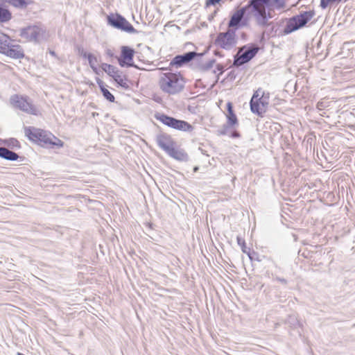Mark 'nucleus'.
Listing matches in <instances>:
<instances>
[{"instance_id":"nucleus-28","label":"nucleus","mask_w":355,"mask_h":355,"mask_svg":"<svg viewBox=\"0 0 355 355\" xmlns=\"http://www.w3.org/2000/svg\"><path fill=\"white\" fill-rule=\"evenodd\" d=\"M259 97L263 101V105L265 104L268 106L270 101V93L268 92L263 91L261 88V93H259Z\"/></svg>"},{"instance_id":"nucleus-39","label":"nucleus","mask_w":355,"mask_h":355,"mask_svg":"<svg viewBox=\"0 0 355 355\" xmlns=\"http://www.w3.org/2000/svg\"><path fill=\"white\" fill-rule=\"evenodd\" d=\"M316 155H317V157H318V160H321V158L320 157V156H321V154L318 153V148H317V154H316Z\"/></svg>"},{"instance_id":"nucleus-23","label":"nucleus","mask_w":355,"mask_h":355,"mask_svg":"<svg viewBox=\"0 0 355 355\" xmlns=\"http://www.w3.org/2000/svg\"><path fill=\"white\" fill-rule=\"evenodd\" d=\"M6 2L11 5L12 6L19 8L24 9L31 3V0H5Z\"/></svg>"},{"instance_id":"nucleus-5","label":"nucleus","mask_w":355,"mask_h":355,"mask_svg":"<svg viewBox=\"0 0 355 355\" xmlns=\"http://www.w3.org/2000/svg\"><path fill=\"white\" fill-rule=\"evenodd\" d=\"M311 12H304L288 19L283 30L284 35L290 34L303 27L309 21Z\"/></svg>"},{"instance_id":"nucleus-37","label":"nucleus","mask_w":355,"mask_h":355,"mask_svg":"<svg viewBox=\"0 0 355 355\" xmlns=\"http://www.w3.org/2000/svg\"><path fill=\"white\" fill-rule=\"evenodd\" d=\"M241 248H242V251H243L244 253H247L245 245L244 246H243V245H241Z\"/></svg>"},{"instance_id":"nucleus-9","label":"nucleus","mask_w":355,"mask_h":355,"mask_svg":"<svg viewBox=\"0 0 355 355\" xmlns=\"http://www.w3.org/2000/svg\"><path fill=\"white\" fill-rule=\"evenodd\" d=\"M331 195L330 192L327 191L325 186L320 180L314 179V182H312V203L318 200L321 203L328 205L325 197H329Z\"/></svg>"},{"instance_id":"nucleus-16","label":"nucleus","mask_w":355,"mask_h":355,"mask_svg":"<svg viewBox=\"0 0 355 355\" xmlns=\"http://www.w3.org/2000/svg\"><path fill=\"white\" fill-rule=\"evenodd\" d=\"M196 55L197 53L194 51H189L183 55H176L170 62V65L180 67L183 64L191 61Z\"/></svg>"},{"instance_id":"nucleus-44","label":"nucleus","mask_w":355,"mask_h":355,"mask_svg":"<svg viewBox=\"0 0 355 355\" xmlns=\"http://www.w3.org/2000/svg\"><path fill=\"white\" fill-rule=\"evenodd\" d=\"M314 14H315V13H314V11L312 10V12H311L312 17H313Z\"/></svg>"},{"instance_id":"nucleus-31","label":"nucleus","mask_w":355,"mask_h":355,"mask_svg":"<svg viewBox=\"0 0 355 355\" xmlns=\"http://www.w3.org/2000/svg\"><path fill=\"white\" fill-rule=\"evenodd\" d=\"M299 254L303 256L304 258L309 259L311 256V252L308 250L300 249L299 250Z\"/></svg>"},{"instance_id":"nucleus-21","label":"nucleus","mask_w":355,"mask_h":355,"mask_svg":"<svg viewBox=\"0 0 355 355\" xmlns=\"http://www.w3.org/2000/svg\"><path fill=\"white\" fill-rule=\"evenodd\" d=\"M349 0H320V7L322 10H325L327 8L336 7L340 3L347 2Z\"/></svg>"},{"instance_id":"nucleus-25","label":"nucleus","mask_w":355,"mask_h":355,"mask_svg":"<svg viewBox=\"0 0 355 355\" xmlns=\"http://www.w3.org/2000/svg\"><path fill=\"white\" fill-rule=\"evenodd\" d=\"M10 39L5 35H0V52L4 53L6 49H8Z\"/></svg>"},{"instance_id":"nucleus-1","label":"nucleus","mask_w":355,"mask_h":355,"mask_svg":"<svg viewBox=\"0 0 355 355\" xmlns=\"http://www.w3.org/2000/svg\"><path fill=\"white\" fill-rule=\"evenodd\" d=\"M275 4L277 8H284L282 0H250V6H252L253 16L257 25L265 27L268 26V20L271 18L270 13H266V7Z\"/></svg>"},{"instance_id":"nucleus-35","label":"nucleus","mask_w":355,"mask_h":355,"mask_svg":"<svg viewBox=\"0 0 355 355\" xmlns=\"http://www.w3.org/2000/svg\"><path fill=\"white\" fill-rule=\"evenodd\" d=\"M237 243L239 245H245V241L240 236H237Z\"/></svg>"},{"instance_id":"nucleus-29","label":"nucleus","mask_w":355,"mask_h":355,"mask_svg":"<svg viewBox=\"0 0 355 355\" xmlns=\"http://www.w3.org/2000/svg\"><path fill=\"white\" fill-rule=\"evenodd\" d=\"M328 102L327 101H320L318 102L316 105L315 111L318 112V114L322 115L320 113H319L320 111H322L327 106Z\"/></svg>"},{"instance_id":"nucleus-4","label":"nucleus","mask_w":355,"mask_h":355,"mask_svg":"<svg viewBox=\"0 0 355 355\" xmlns=\"http://www.w3.org/2000/svg\"><path fill=\"white\" fill-rule=\"evenodd\" d=\"M155 118L164 125L175 130L184 132H191L193 130V126L188 122L176 119L164 114H157Z\"/></svg>"},{"instance_id":"nucleus-47","label":"nucleus","mask_w":355,"mask_h":355,"mask_svg":"<svg viewBox=\"0 0 355 355\" xmlns=\"http://www.w3.org/2000/svg\"><path fill=\"white\" fill-rule=\"evenodd\" d=\"M321 155H322V157H324V154H323L322 152H321Z\"/></svg>"},{"instance_id":"nucleus-24","label":"nucleus","mask_w":355,"mask_h":355,"mask_svg":"<svg viewBox=\"0 0 355 355\" xmlns=\"http://www.w3.org/2000/svg\"><path fill=\"white\" fill-rule=\"evenodd\" d=\"M87 60L89 62V64L90 67L92 68V69L93 70V71L96 73H98V66L99 64V60L97 58V57L93 54H91L90 55H89V58Z\"/></svg>"},{"instance_id":"nucleus-13","label":"nucleus","mask_w":355,"mask_h":355,"mask_svg":"<svg viewBox=\"0 0 355 355\" xmlns=\"http://www.w3.org/2000/svg\"><path fill=\"white\" fill-rule=\"evenodd\" d=\"M258 52V48L250 47L243 52L240 55H236L234 60V65L241 66L253 58Z\"/></svg>"},{"instance_id":"nucleus-17","label":"nucleus","mask_w":355,"mask_h":355,"mask_svg":"<svg viewBox=\"0 0 355 355\" xmlns=\"http://www.w3.org/2000/svg\"><path fill=\"white\" fill-rule=\"evenodd\" d=\"M157 145L166 153L174 146V143L171 137L166 135H159L156 139Z\"/></svg>"},{"instance_id":"nucleus-42","label":"nucleus","mask_w":355,"mask_h":355,"mask_svg":"<svg viewBox=\"0 0 355 355\" xmlns=\"http://www.w3.org/2000/svg\"><path fill=\"white\" fill-rule=\"evenodd\" d=\"M50 54H51V55H53V56H55V52H54V51H50Z\"/></svg>"},{"instance_id":"nucleus-20","label":"nucleus","mask_w":355,"mask_h":355,"mask_svg":"<svg viewBox=\"0 0 355 355\" xmlns=\"http://www.w3.org/2000/svg\"><path fill=\"white\" fill-rule=\"evenodd\" d=\"M0 157L10 161H15L19 158L16 153L4 147H0Z\"/></svg>"},{"instance_id":"nucleus-22","label":"nucleus","mask_w":355,"mask_h":355,"mask_svg":"<svg viewBox=\"0 0 355 355\" xmlns=\"http://www.w3.org/2000/svg\"><path fill=\"white\" fill-rule=\"evenodd\" d=\"M227 123L230 126H232L237 123V118L236 114L234 113L232 104L229 102L227 103Z\"/></svg>"},{"instance_id":"nucleus-11","label":"nucleus","mask_w":355,"mask_h":355,"mask_svg":"<svg viewBox=\"0 0 355 355\" xmlns=\"http://www.w3.org/2000/svg\"><path fill=\"white\" fill-rule=\"evenodd\" d=\"M102 69L109 76H112L114 81L123 88H128L127 79L122 72L119 71L116 67L113 65L103 63L101 64Z\"/></svg>"},{"instance_id":"nucleus-8","label":"nucleus","mask_w":355,"mask_h":355,"mask_svg":"<svg viewBox=\"0 0 355 355\" xmlns=\"http://www.w3.org/2000/svg\"><path fill=\"white\" fill-rule=\"evenodd\" d=\"M107 22L112 26L127 33H135L137 32L123 17L118 14L107 16Z\"/></svg>"},{"instance_id":"nucleus-6","label":"nucleus","mask_w":355,"mask_h":355,"mask_svg":"<svg viewBox=\"0 0 355 355\" xmlns=\"http://www.w3.org/2000/svg\"><path fill=\"white\" fill-rule=\"evenodd\" d=\"M12 105L20 110L33 115L37 114V108L33 105L29 98L23 96L14 95L10 98Z\"/></svg>"},{"instance_id":"nucleus-46","label":"nucleus","mask_w":355,"mask_h":355,"mask_svg":"<svg viewBox=\"0 0 355 355\" xmlns=\"http://www.w3.org/2000/svg\"><path fill=\"white\" fill-rule=\"evenodd\" d=\"M198 170V167L194 168V171H196Z\"/></svg>"},{"instance_id":"nucleus-33","label":"nucleus","mask_w":355,"mask_h":355,"mask_svg":"<svg viewBox=\"0 0 355 355\" xmlns=\"http://www.w3.org/2000/svg\"><path fill=\"white\" fill-rule=\"evenodd\" d=\"M78 52H79V54L82 57H83L84 58H87V59L89 58V55H90L92 54V53H87L83 49H79Z\"/></svg>"},{"instance_id":"nucleus-26","label":"nucleus","mask_w":355,"mask_h":355,"mask_svg":"<svg viewBox=\"0 0 355 355\" xmlns=\"http://www.w3.org/2000/svg\"><path fill=\"white\" fill-rule=\"evenodd\" d=\"M11 17V12L8 9L0 6V22H7Z\"/></svg>"},{"instance_id":"nucleus-34","label":"nucleus","mask_w":355,"mask_h":355,"mask_svg":"<svg viewBox=\"0 0 355 355\" xmlns=\"http://www.w3.org/2000/svg\"><path fill=\"white\" fill-rule=\"evenodd\" d=\"M221 0H207L206 6L209 7V6H214L216 3H219Z\"/></svg>"},{"instance_id":"nucleus-18","label":"nucleus","mask_w":355,"mask_h":355,"mask_svg":"<svg viewBox=\"0 0 355 355\" xmlns=\"http://www.w3.org/2000/svg\"><path fill=\"white\" fill-rule=\"evenodd\" d=\"M12 58L19 59L24 57V51L19 45L9 44L8 49L3 53Z\"/></svg>"},{"instance_id":"nucleus-27","label":"nucleus","mask_w":355,"mask_h":355,"mask_svg":"<svg viewBox=\"0 0 355 355\" xmlns=\"http://www.w3.org/2000/svg\"><path fill=\"white\" fill-rule=\"evenodd\" d=\"M100 85L102 94L105 98H106L110 102H114V96L110 92L108 89L105 88L103 86Z\"/></svg>"},{"instance_id":"nucleus-41","label":"nucleus","mask_w":355,"mask_h":355,"mask_svg":"<svg viewBox=\"0 0 355 355\" xmlns=\"http://www.w3.org/2000/svg\"><path fill=\"white\" fill-rule=\"evenodd\" d=\"M315 148H313V153L315 152ZM313 158H314V159H315V162L318 164V160H317V159H315V157H314V153L313 154Z\"/></svg>"},{"instance_id":"nucleus-10","label":"nucleus","mask_w":355,"mask_h":355,"mask_svg":"<svg viewBox=\"0 0 355 355\" xmlns=\"http://www.w3.org/2000/svg\"><path fill=\"white\" fill-rule=\"evenodd\" d=\"M44 33L39 26H29L21 30L20 36L27 42H38Z\"/></svg>"},{"instance_id":"nucleus-45","label":"nucleus","mask_w":355,"mask_h":355,"mask_svg":"<svg viewBox=\"0 0 355 355\" xmlns=\"http://www.w3.org/2000/svg\"><path fill=\"white\" fill-rule=\"evenodd\" d=\"M320 77H321V78H322V79H325V78L323 77V75H322V74H320Z\"/></svg>"},{"instance_id":"nucleus-15","label":"nucleus","mask_w":355,"mask_h":355,"mask_svg":"<svg viewBox=\"0 0 355 355\" xmlns=\"http://www.w3.org/2000/svg\"><path fill=\"white\" fill-rule=\"evenodd\" d=\"M135 51L128 46H122L121 58L119 59V64L121 67H133L132 59Z\"/></svg>"},{"instance_id":"nucleus-3","label":"nucleus","mask_w":355,"mask_h":355,"mask_svg":"<svg viewBox=\"0 0 355 355\" xmlns=\"http://www.w3.org/2000/svg\"><path fill=\"white\" fill-rule=\"evenodd\" d=\"M26 133L31 139L38 141L42 146L62 147L64 144L62 141L55 137L53 134L41 129L33 128L31 130L29 128L26 130Z\"/></svg>"},{"instance_id":"nucleus-12","label":"nucleus","mask_w":355,"mask_h":355,"mask_svg":"<svg viewBox=\"0 0 355 355\" xmlns=\"http://www.w3.org/2000/svg\"><path fill=\"white\" fill-rule=\"evenodd\" d=\"M259 93H261V88H259L254 92L250 102V105L252 113L262 117L268 109V105L262 104L263 101L259 97Z\"/></svg>"},{"instance_id":"nucleus-38","label":"nucleus","mask_w":355,"mask_h":355,"mask_svg":"<svg viewBox=\"0 0 355 355\" xmlns=\"http://www.w3.org/2000/svg\"><path fill=\"white\" fill-rule=\"evenodd\" d=\"M316 155H317V157H318V160H321V158L320 157V156H321V154L318 153V148H317V154H316Z\"/></svg>"},{"instance_id":"nucleus-36","label":"nucleus","mask_w":355,"mask_h":355,"mask_svg":"<svg viewBox=\"0 0 355 355\" xmlns=\"http://www.w3.org/2000/svg\"><path fill=\"white\" fill-rule=\"evenodd\" d=\"M18 143V141L15 139H11L10 140V144H12V146H17Z\"/></svg>"},{"instance_id":"nucleus-14","label":"nucleus","mask_w":355,"mask_h":355,"mask_svg":"<svg viewBox=\"0 0 355 355\" xmlns=\"http://www.w3.org/2000/svg\"><path fill=\"white\" fill-rule=\"evenodd\" d=\"M249 9H251V12L253 13L252 6H250V2L248 3V4L247 6L242 7L240 9L237 10L232 15V17L229 21V23H228V27L229 28L237 27L241 22L243 18L244 17V15H245L246 11Z\"/></svg>"},{"instance_id":"nucleus-19","label":"nucleus","mask_w":355,"mask_h":355,"mask_svg":"<svg viewBox=\"0 0 355 355\" xmlns=\"http://www.w3.org/2000/svg\"><path fill=\"white\" fill-rule=\"evenodd\" d=\"M167 154L178 161L187 162L189 159V156L184 152V150L175 148L174 146L169 150Z\"/></svg>"},{"instance_id":"nucleus-32","label":"nucleus","mask_w":355,"mask_h":355,"mask_svg":"<svg viewBox=\"0 0 355 355\" xmlns=\"http://www.w3.org/2000/svg\"><path fill=\"white\" fill-rule=\"evenodd\" d=\"M324 66V62H322V60L320 61H318V63H317V65H316V69L320 71V72H322L324 73V69L323 68Z\"/></svg>"},{"instance_id":"nucleus-40","label":"nucleus","mask_w":355,"mask_h":355,"mask_svg":"<svg viewBox=\"0 0 355 355\" xmlns=\"http://www.w3.org/2000/svg\"><path fill=\"white\" fill-rule=\"evenodd\" d=\"M311 135H312V141H313V138L315 139V135H314L313 132H312Z\"/></svg>"},{"instance_id":"nucleus-7","label":"nucleus","mask_w":355,"mask_h":355,"mask_svg":"<svg viewBox=\"0 0 355 355\" xmlns=\"http://www.w3.org/2000/svg\"><path fill=\"white\" fill-rule=\"evenodd\" d=\"M237 43L235 31L228 29L225 33H220L215 40V44L223 49L230 50L236 46Z\"/></svg>"},{"instance_id":"nucleus-2","label":"nucleus","mask_w":355,"mask_h":355,"mask_svg":"<svg viewBox=\"0 0 355 355\" xmlns=\"http://www.w3.org/2000/svg\"><path fill=\"white\" fill-rule=\"evenodd\" d=\"M159 87L165 94L175 95L184 88V82L180 74L167 72L163 73L159 79Z\"/></svg>"},{"instance_id":"nucleus-43","label":"nucleus","mask_w":355,"mask_h":355,"mask_svg":"<svg viewBox=\"0 0 355 355\" xmlns=\"http://www.w3.org/2000/svg\"><path fill=\"white\" fill-rule=\"evenodd\" d=\"M233 136H234V137H238V136H239V134H238V133H234V134L233 135Z\"/></svg>"},{"instance_id":"nucleus-30","label":"nucleus","mask_w":355,"mask_h":355,"mask_svg":"<svg viewBox=\"0 0 355 355\" xmlns=\"http://www.w3.org/2000/svg\"><path fill=\"white\" fill-rule=\"evenodd\" d=\"M315 42V44H317L316 54L320 55L319 49H320V39H316L315 37H314L311 40V42H312V51L314 53H315V52H314V49H313V43Z\"/></svg>"}]
</instances>
